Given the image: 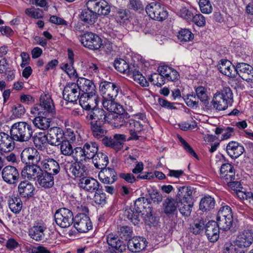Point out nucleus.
<instances>
[{"instance_id": "20", "label": "nucleus", "mask_w": 253, "mask_h": 253, "mask_svg": "<svg viewBox=\"0 0 253 253\" xmlns=\"http://www.w3.org/2000/svg\"><path fill=\"white\" fill-rule=\"evenodd\" d=\"M86 119L90 120V123H104L108 121L104 110L101 108H94L88 113Z\"/></svg>"}, {"instance_id": "36", "label": "nucleus", "mask_w": 253, "mask_h": 253, "mask_svg": "<svg viewBox=\"0 0 253 253\" xmlns=\"http://www.w3.org/2000/svg\"><path fill=\"white\" fill-rule=\"evenodd\" d=\"M91 160L94 166L100 169L105 168L108 164L107 156L100 152H98Z\"/></svg>"}, {"instance_id": "48", "label": "nucleus", "mask_w": 253, "mask_h": 253, "mask_svg": "<svg viewBox=\"0 0 253 253\" xmlns=\"http://www.w3.org/2000/svg\"><path fill=\"white\" fill-rule=\"evenodd\" d=\"M72 158L76 162L86 161V157L83 147H77L74 149L72 154Z\"/></svg>"}, {"instance_id": "6", "label": "nucleus", "mask_w": 253, "mask_h": 253, "mask_svg": "<svg viewBox=\"0 0 253 253\" xmlns=\"http://www.w3.org/2000/svg\"><path fill=\"white\" fill-rule=\"evenodd\" d=\"M145 10L148 16L155 20L162 21L168 17V11L159 2L149 3L146 6Z\"/></svg>"}, {"instance_id": "8", "label": "nucleus", "mask_w": 253, "mask_h": 253, "mask_svg": "<svg viewBox=\"0 0 253 253\" xmlns=\"http://www.w3.org/2000/svg\"><path fill=\"white\" fill-rule=\"evenodd\" d=\"M56 223L62 228H67L73 222V214L66 208L58 209L54 214Z\"/></svg>"}, {"instance_id": "33", "label": "nucleus", "mask_w": 253, "mask_h": 253, "mask_svg": "<svg viewBox=\"0 0 253 253\" xmlns=\"http://www.w3.org/2000/svg\"><path fill=\"white\" fill-rule=\"evenodd\" d=\"M115 99H103L102 105L103 107L110 112L116 114H123L124 109L121 105L115 102Z\"/></svg>"}, {"instance_id": "46", "label": "nucleus", "mask_w": 253, "mask_h": 253, "mask_svg": "<svg viewBox=\"0 0 253 253\" xmlns=\"http://www.w3.org/2000/svg\"><path fill=\"white\" fill-rule=\"evenodd\" d=\"M114 67L119 72L127 75L130 73L131 69H132L127 62L123 59L115 60Z\"/></svg>"}, {"instance_id": "34", "label": "nucleus", "mask_w": 253, "mask_h": 253, "mask_svg": "<svg viewBox=\"0 0 253 253\" xmlns=\"http://www.w3.org/2000/svg\"><path fill=\"white\" fill-rule=\"evenodd\" d=\"M37 116L33 120V123L35 126L42 130L47 129L50 126L51 117L46 116H42V115Z\"/></svg>"}, {"instance_id": "16", "label": "nucleus", "mask_w": 253, "mask_h": 253, "mask_svg": "<svg viewBox=\"0 0 253 253\" xmlns=\"http://www.w3.org/2000/svg\"><path fill=\"white\" fill-rule=\"evenodd\" d=\"M236 75L238 74L243 80L253 82V67L245 63H237L236 65Z\"/></svg>"}, {"instance_id": "31", "label": "nucleus", "mask_w": 253, "mask_h": 253, "mask_svg": "<svg viewBox=\"0 0 253 253\" xmlns=\"http://www.w3.org/2000/svg\"><path fill=\"white\" fill-rule=\"evenodd\" d=\"M145 238H131L127 242L128 248L132 252H139L146 247Z\"/></svg>"}, {"instance_id": "40", "label": "nucleus", "mask_w": 253, "mask_h": 253, "mask_svg": "<svg viewBox=\"0 0 253 253\" xmlns=\"http://www.w3.org/2000/svg\"><path fill=\"white\" fill-rule=\"evenodd\" d=\"M163 211L166 214L173 213L178 208V202L174 199L168 198L163 204Z\"/></svg>"}, {"instance_id": "41", "label": "nucleus", "mask_w": 253, "mask_h": 253, "mask_svg": "<svg viewBox=\"0 0 253 253\" xmlns=\"http://www.w3.org/2000/svg\"><path fill=\"white\" fill-rule=\"evenodd\" d=\"M215 206V201L211 196H207L203 197L200 202V210L203 212L209 211L213 209Z\"/></svg>"}, {"instance_id": "61", "label": "nucleus", "mask_w": 253, "mask_h": 253, "mask_svg": "<svg viewBox=\"0 0 253 253\" xmlns=\"http://www.w3.org/2000/svg\"><path fill=\"white\" fill-rule=\"evenodd\" d=\"M27 250L29 253H50L48 250L42 246L37 247L30 246L27 247Z\"/></svg>"}, {"instance_id": "2", "label": "nucleus", "mask_w": 253, "mask_h": 253, "mask_svg": "<svg viewBox=\"0 0 253 253\" xmlns=\"http://www.w3.org/2000/svg\"><path fill=\"white\" fill-rule=\"evenodd\" d=\"M33 134L32 126L27 122H17L11 126L10 135L15 141L21 142L28 141L31 138Z\"/></svg>"}, {"instance_id": "62", "label": "nucleus", "mask_w": 253, "mask_h": 253, "mask_svg": "<svg viewBox=\"0 0 253 253\" xmlns=\"http://www.w3.org/2000/svg\"><path fill=\"white\" fill-rule=\"evenodd\" d=\"M73 65V64H71L70 62H67L63 64L62 66L61 67V68L63 70L65 71L66 73L69 75V76L73 77L75 75L77 76V74Z\"/></svg>"}, {"instance_id": "44", "label": "nucleus", "mask_w": 253, "mask_h": 253, "mask_svg": "<svg viewBox=\"0 0 253 253\" xmlns=\"http://www.w3.org/2000/svg\"><path fill=\"white\" fill-rule=\"evenodd\" d=\"M193 189L191 187L183 186L179 189L177 195L179 200L192 201V194Z\"/></svg>"}, {"instance_id": "49", "label": "nucleus", "mask_w": 253, "mask_h": 253, "mask_svg": "<svg viewBox=\"0 0 253 253\" xmlns=\"http://www.w3.org/2000/svg\"><path fill=\"white\" fill-rule=\"evenodd\" d=\"M128 75L132 76L133 80L138 84H139L142 86H145L147 84L145 77L142 74L137 70L134 69H131L130 73Z\"/></svg>"}, {"instance_id": "37", "label": "nucleus", "mask_w": 253, "mask_h": 253, "mask_svg": "<svg viewBox=\"0 0 253 253\" xmlns=\"http://www.w3.org/2000/svg\"><path fill=\"white\" fill-rule=\"evenodd\" d=\"M36 180L40 186L45 188H50L54 184L53 175L43 171Z\"/></svg>"}, {"instance_id": "21", "label": "nucleus", "mask_w": 253, "mask_h": 253, "mask_svg": "<svg viewBox=\"0 0 253 253\" xmlns=\"http://www.w3.org/2000/svg\"><path fill=\"white\" fill-rule=\"evenodd\" d=\"M98 177L102 183L111 184L117 180V173L114 169L105 168L99 172Z\"/></svg>"}, {"instance_id": "23", "label": "nucleus", "mask_w": 253, "mask_h": 253, "mask_svg": "<svg viewBox=\"0 0 253 253\" xmlns=\"http://www.w3.org/2000/svg\"><path fill=\"white\" fill-rule=\"evenodd\" d=\"M219 71L223 75L230 78H235L236 75V67L230 61L222 59L217 65Z\"/></svg>"}, {"instance_id": "57", "label": "nucleus", "mask_w": 253, "mask_h": 253, "mask_svg": "<svg viewBox=\"0 0 253 253\" xmlns=\"http://www.w3.org/2000/svg\"><path fill=\"white\" fill-rule=\"evenodd\" d=\"M87 100H88L87 103L85 105H84V109L85 110H92L94 108H97L96 106L98 104V100L95 94L90 95V97H89Z\"/></svg>"}, {"instance_id": "10", "label": "nucleus", "mask_w": 253, "mask_h": 253, "mask_svg": "<svg viewBox=\"0 0 253 253\" xmlns=\"http://www.w3.org/2000/svg\"><path fill=\"white\" fill-rule=\"evenodd\" d=\"M80 41L84 47L91 50H97L102 44L101 38L92 32L84 33L81 37Z\"/></svg>"}, {"instance_id": "42", "label": "nucleus", "mask_w": 253, "mask_h": 253, "mask_svg": "<svg viewBox=\"0 0 253 253\" xmlns=\"http://www.w3.org/2000/svg\"><path fill=\"white\" fill-rule=\"evenodd\" d=\"M193 206V202L192 201L179 200V202L178 203L179 211L182 215L186 216L190 215Z\"/></svg>"}, {"instance_id": "35", "label": "nucleus", "mask_w": 253, "mask_h": 253, "mask_svg": "<svg viewBox=\"0 0 253 253\" xmlns=\"http://www.w3.org/2000/svg\"><path fill=\"white\" fill-rule=\"evenodd\" d=\"M124 215L134 225H137L140 221L141 211L140 209L134 208L125 210Z\"/></svg>"}, {"instance_id": "50", "label": "nucleus", "mask_w": 253, "mask_h": 253, "mask_svg": "<svg viewBox=\"0 0 253 253\" xmlns=\"http://www.w3.org/2000/svg\"><path fill=\"white\" fill-rule=\"evenodd\" d=\"M46 141L48 142V136L44 132L37 133L34 137V143L37 147L44 145Z\"/></svg>"}, {"instance_id": "18", "label": "nucleus", "mask_w": 253, "mask_h": 253, "mask_svg": "<svg viewBox=\"0 0 253 253\" xmlns=\"http://www.w3.org/2000/svg\"><path fill=\"white\" fill-rule=\"evenodd\" d=\"M1 175L3 180L10 184L16 183L19 177L17 169L12 166L5 167L2 170Z\"/></svg>"}, {"instance_id": "54", "label": "nucleus", "mask_w": 253, "mask_h": 253, "mask_svg": "<svg viewBox=\"0 0 253 253\" xmlns=\"http://www.w3.org/2000/svg\"><path fill=\"white\" fill-rule=\"evenodd\" d=\"M25 13L27 16L36 19L41 18L43 17L42 10L34 7L26 9Z\"/></svg>"}, {"instance_id": "39", "label": "nucleus", "mask_w": 253, "mask_h": 253, "mask_svg": "<svg viewBox=\"0 0 253 253\" xmlns=\"http://www.w3.org/2000/svg\"><path fill=\"white\" fill-rule=\"evenodd\" d=\"M220 225L214 221H210L208 222L205 227V234L207 237H212L216 236L220 232Z\"/></svg>"}, {"instance_id": "19", "label": "nucleus", "mask_w": 253, "mask_h": 253, "mask_svg": "<svg viewBox=\"0 0 253 253\" xmlns=\"http://www.w3.org/2000/svg\"><path fill=\"white\" fill-rule=\"evenodd\" d=\"M67 171L70 172L73 176L77 178L84 177L87 175L86 167L82 163L76 162L71 163L69 168L66 166Z\"/></svg>"}, {"instance_id": "29", "label": "nucleus", "mask_w": 253, "mask_h": 253, "mask_svg": "<svg viewBox=\"0 0 253 253\" xmlns=\"http://www.w3.org/2000/svg\"><path fill=\"white\" fill-rule=\"evenodd\" d=\"M18 189L19 194L22 197L30 198L34 195L35 188L31 183L25 180L20 183Z\"/></svg>"}, {"instance_id": "47", "label": "nucleus", "mask_w": 253, "mask_h": 253, "mask_svg": "<svg viewBox=\"0 0 253 253\" xmlns=\"http://www.w3.org/2000/svg\"><path fill=\"white\" fill-rule=\"evenodd\" d=\"M8 206L12 212L17 214L22 209V202L20 198L14 197L8 200Z\"/></svg>"}, {"instance_id": "51", "label": "nucleus", "mask_w": 253, "mask_h": 253, "mask_svg": "<svg viewBox=\"0 0 253 253\" xmlns=\"http://www.w3.org/2000/svg\"><path fill=\"white\" fill-rule=\"evenodd\" d=\"M178 39L181 42L191 41L194 39V34L188 29H182L179 32Z\"/></svg>"}, {"instance_id": "25", "label": "nucleus", "mask_w": 253, "mask_h": 253, "mask_svg": "<svg viewBox=\"0 0 253 253\" xmlns=\"http://www.w3.org/2000/svg\"><path fill=\"white\" fill-rule=\"evenodd\" d=\"M77 82L80 91L88 93L90 95L96 94V87L92 81L84 78H80L78 79Z\"/></svg>"}, {"instance_id": "58", "label": "nucleus", "mask_w": 253, "mask_h": 253, "mask_svg": "<svg viewBox=\"0 0 253 253\" xmlns=\"http://www.w3.org/2000/svg\"><path fill=\"white\" fill-rule=\"evenodd\" d=\"M25 109L24 107L20 104H16L12 108V115L15 118H20L25 113Z\"/></svg>"}, {"instance_id": "27", "label": "nucleus", "mask_w": 253, "mask_h": 253, "mask_svg": "<svg viewBox=\"0 0 253 253\" xmlns=\"http://www.w3.org/2000/svg\"><path fill=\"white\" fill-rule=\"evenodd\" d=\"M80 185L84 190L90 193L95 192L100 189L99 183L91 177L83 178L81 180Z\"/></svg>"}, {"instance_id": "14", "label": "nucleus", "mask_w": 253, "mask_h": 253, "mask_svg": "<svg viewBox=\"0 0 253 253\" xmlns=\"http://www.w3.org/2000/svg\"><path fill=\"white\" fill-rule=\"evenodd\" d=\"M126 139V137L125 134H115L113 138L105 137L102 139V141L105 146L118 151L123 148Z\"/></svg>"}, {"instance_id": "55", "label": "nucleus", "mask_w": 253, "mask_h": 253, "mask_svg": "<svg viewBox=\"0 0 253 253\" xmlns=\"http://www.w3.org/2000/svg\"><path fill=\"white\" fill-rule=\"evenodd\" d=\"M199 5L203 13L209 14L212 11V7L209 0H200Z\"/></svg>"}, {"instance_id": "45", "label": "nucleus", "mask_w": 253, "mask_h": 253, "mask_svg": "<svg viewBox=\"0 0 253 253\" xmlns=\"http://www.w3.org/2000/svg\"><path fill=\"white\" fill-rule=\"evenodd\" d=\"M90 124L92 134L95 137L98 139L105 135L106 131L103 126L104 123H93Z\"/></svg>"}, {"instance_id": "59", "label": "nucleus", "mask_w": 253, "mask_h": 253, "mask_svg": "<svg viewBox=\"0 0 253 253\" xmlns=\"http://www.w3.org/2000/svg\"><path fill=\"white\" fill-rule=\"evenodd\" d=\"M118 229V233L120 237H129L133 235L132 228L128 226H121Z\"/></svg>"}, {"instance_id": "12", "label": "nucleus", "mask_w": 253, "mask_h": 253, "mask_svg": "<svg viewBox=\"0 0 253 253\" xmlns=\"http://www.w3.org/2000/svg\"><path fill=\"white\" fill-rule=\"evenodd\" d=\"M86 5L87 8L93 9L97 15H107L110 12V6L105 0H88Z\"/></svg>"}, {"instance_id": "22", "label": "nucleus", "mask_w": 253, "mask_h": 253, "mask_svg": "<svg viewBox=\"0 0 253 253\" xmlns=\"http://www.w3.org/2000/svg\"><path fill=\"white\" fill-rule=\"evenodd\" d=\"M14 140L10 135L4 132L0 133V150L4 152L12 151L15 147Z\"/></svg>"}, {"instance_id": "38", "label": "nucleus", "mask_w": 253, "mask_h": 253, "mask_svg": "<svg viewBox=\"0 0 253 253\" xmlns=\"http://www.w3.org/2000/svg\"><path fill=\"white\" fill-rule=\"evenodd\" d=\"M83 149L87 160H91L98 152V145L94 142H87L83 145Z\"/></svg>"}, {"instance_id": "28", "label": "nucleus", "mask_w": 253, "mask_h": 253, "mask_svg": "<svg viewBox=\"0 0 253 253\" xmlns=\"http://www.w3.org/2000/svg\"><path fill=\"white\" fill-rule=\"evenodd\" d=\"M228 155L233 159H236L245 151L243 146L236 141H230L226 146Z\"/></svg>"}, {"instance_id": "53", "label": "nucleus", "mask_w": 253, "mask_h": 253, "mask_svg": "<svg viewBox=\"0 0 253 253\" xmlns=\"http://www.w3.org/2000/svg\"><path fill=\"white\" fill-rule=\"evenodd\" d=\"M149 81L154 84L158 86H161L165 83V80L161 75L159 73H154L151 75L149 77Z\"/></svg>"}, {"instance_id": "30", "label": "nucleus", "mask_w": 253, "mask_h": 253, "mask_svg": "<svg viewBox=\"0 0 253 253\" xmlns=\"http://www.w3.org/2000/svg\"><path fill=\"white\" fill-rule=\"evenodd\" d=\"M137 119H140L141 121H146V117L144 114L139 113L132 116V118L129 119V122L126 124V127L132 128L136 131L141 132L143 128L144 123H138Z\"/></svg>"}, {"instance_id": "32", "label": "nucleus", "mask_w": 253, "mask_h": 253, "mask_svg": "<svg viewBox=\"0 0 253 253\" xmlns=\"http://www.w3.org/2000/svg\"><path fill=\"white\" fill-rule=\"evenodd\" d=\"M97 15L93 9L88 8L83 10L80 15L81 21L86 24L93 25L97 19Z\"/></svg>"}, {"instance_id": "11", "label": "nucleus", "mask_w": 253, "mask_h": 253, "mask_svg": "<svg viewBox=\"0 0 253 253\" xmlns=\"http://www.w3.org/2000/svg\"><path fill=\"white\" fill-rule=\"evenodd\" d=\"M99 89L104 99H115L118 94L119 86L114 83L103 81L100 84Z\"/></svg>"}, {"instance_id": "24", "label": "nucleus", "mask_w": 253, "mask_h": 253, "mask_svg": "<svg viewBox=\"0 0 253 253\" xmlns=\"http://www.w3.org/2000/svg\"><path fill=\"white\" fill-rule=\"evenodd\" d=\"M158 72L168 81L174 82L177 80L179 77L178 73L169 66H160L158 69Z\"/></svg>"}, {"instance_id": "1", "label": "nucleus", "mask_w": 253, "mask_h": 253, "mask_svg": "<svg viewBox=\"0 0 253 253\" xmlns=\"http://www.w3.org/2000/svg\"><path fill=\"white\" fill-rule=\"evenodd\" d=\"M21 158L27 165L22 170V176L29 179L37 180L43 171L40 152L36 148L28 147L22 151Z\"/></svg>"}, {"instance_id": "9", "label": "nucleus", "mask_w": 253, "mask_h": 253, "mask_svg": "<svg viewBox=\"0 0 253 253\" xmlns=\"http://www.w3.org/2000/svg\"><path fill=\"white\" fill-rule=\"evenodd\" d=\"M220 177L231 188H237L239 186V183L235 180V175L234 167L229 163L224 164L221 166Z\"/></svg>"}, {"instance_id": "52", "label": "nucleus", "mask_w": 253, "mask_h": 253, "mask_svg": "<svg viewBox=\"0 0 253 253\" xmlns=\"http://www.w3.org/2000/svg\"><path fill=\"white\" fill-rule=\"evenodd\" d=\"M72 145L68 140H63L60 143V151L62 154L65 156H72L73 152Z\"/></svg>"}, {"instance_id": "15", "label": "nucleus", "mask_w": 253, "mask_h": 253, "mask_svg": "<svg viewBox=\"0 0 253 253\" xmlns=\"http://www.w3.org/2000/svg\"><path fill=\"white\" fill-rule=\"evenodd\" d=\"M41 161L42 163V170H44V172H47L52 175H56L59 172L60 170L59 165L54 159L44 158L41 154Z\"/></svg>"}, {"instance_id": "13", "label": "nucleus", "mask_w": 253, "mask_h": 253, "mask_svg": "<svg viewBox=\"0 0 253 253\" xmlns=\"http://www.w3.org/2000/svg\"><path fill=\"white\" fill-rule=\"evenodd\" d=\"M80 95V89L77 83H69L66 84L63 91L65 100L69 102H75Z\"/></svg>"}, {"instance_id": "63", "label": "nucleus", "mask_w": 253, "mask_h": 253, "mask_svg": "<svg viewBox=\"0 0 253 253\" xmlns=\"http://www.w3.org/2000/svg\"><path fill=\"white\" fill-rule=\"evenodd\" d=\"M114 118H116V122L115 123L116 126L122 127L124 126L126 127V124L129 122V120L126 118L125 119L122 114H116Z\"/></svg>"}, {"instance_id": "7", "label": "nucleus", "mask_w": 253, "mask_h": 253, "mask_svg": "<svg viewBox=\"0 0 253 253\" xmlns=\"http://www.w3.org/2000/svg\"><path fill=\"white\" fill-rule=\"evenodd\" d=\"M216 220L220 225L221 230L227 231L229 230L233 222L231 208L228 206L221 207L218 212Z\"/></svg>"}, {"instance_id": "60", "label": "nucleus", "mask_w": 253, "mask_h": 253, "mask_svg": "<svg viewBox=\"0 0 253 253\" xmlns=\"http://www.w3.org/2000/svg\"><path fill=\"white\" fill-rule=\"evenodd\" d=\"M196 93L197 98H198L202 102H205L208 100V95L207 94L206 89L202 86H199L196 89Z\"/></svg>"}, {"instance_id": "17", "label": "nucleus", "mask_w": 253, "mask_h": 253, "mask_svg": "<svg viewBox=\"0 0 253 253\" xmlns=\"http://www.w3.org/2000/svg\"><path fill=\"white\" fill-rule=\"evenodd\" d=\"M48 143L51 145L58 146L64 140V131L58 127L50 128L47 132Z\"/></svg>"}, {"instance_id": "4", "label": "nucleus", "mask_w": 253, "mask_h": 253, "mask_svg": "<svg viewBox=\"0 0 253 253\" xmlns=\"http://www.w3.org/2000/svg\"><path fill=\"white\" fill-rule=\"evenodd\" d=\"M233 93L229 87H224L216 92L213 97V107L218 111L226 110L233 102Z\"/></svg>"}, {"instance_id": "64", "label": "nucleus", "mask_w": 253, "mask_h": 253, "mask_svg": "<svg viewBox=\"0 0 253 253\" xmlns=\"http://www.w3.org/2000/svg\"><path fill=\"white\" fill-rule=\"evenodd\" d=\"M253 242V238H238L236 239L235 244L240 248L249 247Z\"/></svg>"}, {"instance_id": "26", "label": "nucleus", "mask_w": 253, "mask_h": 253, "mask_svg": "<svg viewBox=\"0 0 253 253\" xmlns=\"http://www.w3.org/2000/svg\"><path fill=\"white\" fill-rule=\"evenodd\" d=\"M47 229L44 223L41 221L35 222L29 229V235L34 237H42L46 235Z\"/></svg>"}, {"instance_id": "3", "label": "nucleus", "mask_w": 253, "mask_h": 253, "mask_svg": "<svg viewBox=\"0 0 253 253\" xmlns=\"http://www.w3.org/2000/svg\"><path fill=\"white\" fill-rule=\"evenodd\" d=\"M30 113L34 115H42L53 117L55 114L53 100L48 94H43L40 97V104L31 108Z\"/></svg>"}, {"instance_id": "56", "label": "nucleus", "mask_w": 253, "mask_h": 253, "mask_svg": "<svg viewBox=\"0 0 253 253\" xmlns=\"http://www.w3.org/2000/svg\"><path fill=\"white\" fill-rule=\"evenodd\" d=\"M94 201L96 204L104 205L106 201V194L103 192L101 189H99L94 194Z\"/></svg>"}, {"instance_id": "5", "label": "nucleus", "mask_w": 253, "mask_h": 253, "mask_svg": "<svg viewBox=\"0 0 253 253\" xmlns=\"http://www.w3.org/2000/svg\"><path fill=\"white\" fill-rule=\"evenodd\" d=\"M83 213H79L74 218V226L80 232L85 233L92 228V223L86 213L88 211L85 206H82Z\"/></svg>"}, {"instance_id": "43", "label": "nucleus", "mask_w": 253, "mask_h": 253, "mask_svg": "<svg viewBox=\"0 0 253 253\" xmlns=\"http://www.w3.org/2000/svg\"><path fill=\"white\" fill-rule=\"evenodd\" d=\"M107 243L112 248L120 252H123L126 250V241L120 239V238H107Z\"/></svg>"}]
</instances>
